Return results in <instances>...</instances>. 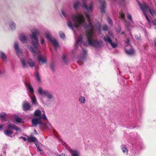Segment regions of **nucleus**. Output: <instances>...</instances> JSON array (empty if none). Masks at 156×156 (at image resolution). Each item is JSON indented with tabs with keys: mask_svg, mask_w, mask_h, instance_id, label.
<instances>
[{
	"mask_svg": "<svg viewBox=\"0 0 156 156\" xmlns=\"http://www.w3.org/2000/svg\"><path fill=\"white\" fill-rule=\"evenodd\" d=\"M35 145L37 147L38 151L40 152V153L41 154H42L43 153V151L40 148L39 145L36 142L35 143Z\"/></svg>",
	"mask_w": 156,
	"mask_h": 156,
	"instance_id": "obj_38",
	"label": "nucleus"
},
{
	"mask_svg": "<svg viewBox=\"0 0 156 156\" xmlns=\"http://www.w3.org/2000/svg\"><path fill=\"white\" fill-rule=\"evenodd\" d=\"M31 106L29 102H24L23 105V109L24 111H27L30 110L31 108Z\"/></svg>",
	"mask_w": 156,
	"mask_h": 156,
	"instance_id": "obj_10",
	"label": "nucleus"
},
{
	"mask_svg": "<svg viewBox=\"0 0 156 156\" xmlns=\"http://www.w3.org/2000/svg\"><path fill=\"white\" fill-rule=\"evenodd\" d=\"M7 126V129H14L15 128L16 126L14 124L12 125L9 122Z\"/></svg>",
	"mask_w": 156,
	"mask_h": 156,
	"instance_id": "obj_31",
	"label": "nucleus"
},
{
	"mask_svg": "<svg viewBox=\"0 0 156 156\" xmlns=\"http://www.w3.org/2000/svg\"><path fill=\"white\" fill-rule=\"evenodd\" d=\"M54 45L55 49H57L59 47V44L56 40L53 38L49 41Z\"/></svg>",
	"mask_w": 156,
	"mask_h": 156,
	"instance_id": "obj_14",
	"label": "nucleus"
},
{
	"mask_svg": "<svg viewBox=\"0 0 156 156\" xmlns=\"http://www.w3.org/2000/svg\"><path fill=\"white\" fill-rule=\"evenodd\" d=\"M34 131L35 132V133H37V131H36L35 129H34Z\"/></svg>",
	"mask_w": 156,
	"mask_h": 156,
	"instance_id": "obj_57",
	"label": "nucleus"
},
{
	"mask_svg": "<svg viewBox=\"0 0 156 156\" xmlns=\"http://www.w3.org/2000/svg\"><path fill=\"white\" fill-rule=\"evenodd\" d=\"M102 29L103 30H107L108 29V27L106 25H104L103 26Z\"/></svg>",
	"mask_w": 156,
	"mask_h": 156,
	"instance_id": "obj_42",
	"label": "nucleus"
},
{
	"mask_svg": "<svg viewBox=\"0 0 156 156\" xmlns=\"http://www.w3.org/2000/svg\"><path fill=\"white\" fill-rule=\"evenodd\" d=\"M3 127V125H0V129H2Z\"/></svg>",
	"mask_w": 156,
	"mask_h": 156,
	"instance_id": "obj_53",
	"label": "nucleus"
},
{
	"mask_svg": "<svg viewBox=\"0 0 156 156\" xmlns=\"http://www.w3.org/2000/svg\"><path fill=\"white\" fill-rule=\"evenodd\" d=\"M19 138L23 139L24 141H26L27 140V138L26 137H23V136L20 137Z\"/></svg>",
	"mask_w": 156,
	"mask_h": 156,
	"instance_id": "obj_47",
	"label": "nucleus"
},
{
	"mask_svg": "<svg viewBox=\"0 0 156 156\" xmlns=\"http://www.w3.org/2000/svg\"><path fill=\"white\" fill-rule=\"evenodd\" d=\"M37 90L39 94L42 96H44L48 91L46 90H43L41 87H38Z\"/></svg>",
	"mask_w": 156,
	"mask_h": 156,
	"instance_id": "obj_12",
	"label": "nucleus"
},
{
	"mask_svg": "<svg viewBox=\"0 0 156 156\" xmlns=\"http://www.w3.org/2000/svg\"><path fill=\"white\" fill-rule=\"evenodd\" d=\"M35 76L38 82H40V81L41 79L40 77L39 74L38 72H36L35 73Z\"/></svg>",
	"mask_w": 156,
	"mask_h": 156,
	"instance_id": "obj_36",
	"label": "nucleus"
},
{
	"mask_svg": "<svg viewBox=\"0 0 156 156\" xmlns=\"http://www.w3.org/2000/svg\"><path fill=\"white\" fill-rule=\"evenodd\" d=\"M14 129H15L17 131H21V129H20V128L16 126H15V128Z\"/></svg>",
	"mask_w": 156,
	"mask_h": 156,
	"instance_id": "obj_46",
	"label": "nucleus"
},
{
	"mask_svg": "<svg viewBox=\"0 0 156 156\" xmlns=\"http://www.w3.org/2000/svg\"><path fill=\"white\" fill-rule=\"evenodd\" d=\"M125 14L124 13H121V14H120V16L124 20H125Z\"/></svg>",
	"mask_w": 156,
	"mask_h": 156,
	"instance_id": "obj_44",
	"label": "nucleus"
},
{
	"mask_svg": "<svg viewBox=\"0 0 156 156\" xmlns=\"http://www.w3.org/2000/svg\"><path fill=\"white\" fill-rule=\"evenodd\" d=\"M129 24V23L126 22L125 23V25L126 26H128Z\"/></svg>",
	"mask_w": 156,
	"mask_h": 156,
	"instance_id": "obj_48",
	"label": "nucleus"
},
{
	"mask_svg": "<svg viewBox=\"0 0 156 156\" xmlns=\"http://www.w3.org/2000/svg\"><path fill=\"white\" fill-rule=\"evenodd\" d=\"M99 26L98 27V30H101V26L99 24Z\"/></svg>",
	"mask_w": 156,
	"mask_h": 156,
	"instance_id": "obj_50",
	"label": "nucleus"
},
{
	"mask_svg": "<svg viewBox=\"0 0 156 156\" xmlns=\"http://www.w3.org/2000/svg\"><path fill=\"white\" fill-rule=\"evenodd\" d=\"M82 36L81 35H80L79 36L78 39L76 40L75 44V47L76 48H77L78 45L80 44L81 47L82 46V44L84 46H87L88 45V44L86 43L82 42Z\"/></svg>",
	"mask_w": 156,
	"mask_h": 156,
	"instance_id": "obj_7",
	"label": "nucleus"
},
{
	"mask_svg": "<svg viewBox=\"0 0 156 156\" xmlns=\"http://www.w3.org/2000/svg\"><path fill=\"white\" fill-rule=\"evenodd\" d=\"M79 101L80 103L84 104L85 103L86 99L84 97L80 96L79 98Z\"/></svg>",
	"mask_w": 156,
	"mask_h": 156,
	"instance_id": "obj_23",
	"label": "nucleus"
},
{
	"mask_svg": "<svg viewBox=\"0 0 156 156\" xmlns=\"http://www.w3.org/2000/svg\"><path fill=\"white\" fill-rule=\"evenodd\" d=\"M4 133L5 135L10 137H12V135L13 134V132L12 130L8 129L4 131Z\"/></svg>",
	"mask_w": 156,
	"mask_h": 156,
	"instance_id": "obj_17",
	"label": "nucleus"
},
{
	"mask_svg": "<svg viewBox=\"0 0 156 156\" xmlns=\"http://www.w3.org/2000/svg\"><path fill=\"white\" fill-rule=\"evenodd\" d=\"M51 68L52 69H53V66H51Z\"/></svg>",
	"mask_w": 156,
	"mask_h": 156,
	"instance_id": "obj_56",
	"label": "nucleus"
},
{
	"mask_svg": "<svg viewBox=\"0 0 156 156\" xmlns=\"http://www.w3.org/2000/svg\"><path fill=\"white\" fill-rule=\"evenodd\" d=\"M39 118L41 119L42 118L43 119H45V120H48L46 116L45 115L44 112V113L43 114L42 116H40Z\"/></svg>",
	"mask_w": 156,
	"mask_h": 156,
	"instance_id": "obj_35",
	"label": "nucleus"
},
{
	"mask_svg": "<svg viewBox=\"0 0 156 156\" xmlns=\"http://www.w3.org/2000/svg\"><path fill=\"white\" fill-rule=\"evenodd\" d=\"M40 42L41 44L45 45L46 44L45 42V41L43 38L41 37L40 40Z\"/></svg>",
	"mask_w": 156,
	"mask_h": 156,
	"instance_id": "obj_40",
	"label": "nucleus"
},
{
	"mask_svg": "<svg viewBox=\"0 0 156 156\" xmlns=\"http://www.w3.org/2000/svg\"><path fill=\"white\" fill-rule=\"evenodd\" d=\"M32 34L30 35L31 40V44L32 46L28 45L27 47L29 50L34 54V58L36 55L37 56V59L39 64H41L46 62V59L45 56H43L40 53L39 48L40 47L37 36L39 35V31L35 28L31 30Z\"/></svg>",
	"mask_w": 156,
	"mask_h": 156,
	"instance_id": "obj_2",
	"label": "nucleus"
},
{
	"mask_svg": "<svg viewBox=\"0 0 156 156\" xmlns=\"http://www.w3.org/2000/svg\"><path fill=\"white\" fill-rule=\"evenodd\" d=\"M27 140L29 142H34L35 144V143H37L38 141L37 138L35 136H32L29 137L27 139Z\"/></svg>",
	"mask_w": 156,
	"mask_h": 156,
	"instance_id": "obj_20",
	"label": "nucleus"
},
{
	"mask_svg": "<svg viewBox=\"0 0 156 156\" xmlns=\"http://www.w3.org/2000/svg\"><path fill=\"white\" fill-rule=\"evenodd\" d=\"M15 121L17 122L20 123L23 122V120L20 117H16L15 118Z\"/></svg>",
	"mask_w": 156,
	"mask_h": 156,
	"instance_id": "obj_34",
	"label": "nucleus"
},
{
	"mask_svg": "<svg viewBox=\"0 0 156 156\" xmlns=\"http://www.w3.org/2000/svg\"><path fill=\"white\" fill-rule=\"evenodd\" d=\"M14 48L16 54L20 58L21 64L24 68L27 67L28 66V64H29L31 67L35 66V62L34 60L31 58L28 59L25 57H23V53L19 48V45L17 42H15Z\"/></svg>",
	"mask_w": 156,
	"mask_h": 156,
	"instance_id": "obj_3",
	"label": "nucleus"
},
{
	"mask_svg": "<svg viewBox=\"0 0 156 156\" xmlns=\"http://www.w3.org/2000/svg\"><path fill=\"white\" fill-rule=\"evenodd\" d=\"M6 115V114L5 113L1 112L0 113V118L3 121H5V120Z\"/></svg>",
	"mask_w": 156,
	"mask_h": 156,
	"instance_id": "obj_26",
	"label": "nucleus"
},
{
	"mask_svg": "<svg viewBox=\"0 0 156 156\" xmlns=\"http://www.w3.org/2000/svg\"><path fill=\"white\" fill-rule=\"evenodd\" d=\"M25 85L27 90L30 92L31 95L33 94H34V89L30 84L29 83H26Z\"/></svg>",
	"mask_w": 156,
	"mask_h": 156,
	"instance_id": "obj_9",
	"label": "nucleus"
},
{
	"mask_svg": "<svg viewBox=\"0 0 156 156\" xmlns=\"http://www.w3.org/2000/svg\"><path fill=\"white\" fill-rule=\"evenodd\" d=\"M126 43L128 44H129V39H127L126 41Z\"/></svg>",
	"mask_w": 156,
	"mask_h": 156,
	"instance_id": "obj_51",
	"label": "nucleus"
},
{
	"mask_svg": "<svg viewBox=\"0 0 156 156\" xmlns=\"http://www.w3.org/2000/svg\"><path fill=\"white\" fill-rule=\"evenodd\" d=\"M1 73V71L0 70V74Z\"/></svg>",
	"mask_w": 156,
	"mask_h": 156,
	"instance_id": "obj_58",
	"label": "nucleus"
},
{
	"mask_svg": "<svg viewBox=\"0 0 156 156\" xmlns=\"http://www.w3.org/2000/svg\"><path fill=\"white\" fill-rule=\"evenodd\" d=\"M126 53L129 55H133L134 54L135 51L132 48L130 49H125Z\"/></svg>",
	"mask_w": 156,
	"mask_h": 156,
	"instance_id": "obj_21",
	"label": "nucleus"
},
{
	"mask_svg": "<svg viewBox=\"0 0 156 156\" xmlns=\"http://www.w3.org/2000/svg\"><path fill=\"white\" fill-rule=\"evenodd\" d=\"M83 57H80L79 58V60L80 61H82L83 60H84V59L85 58L86 54H87V51L85 49H83Z\"/></svg>",
	"mask_w": 156,
	"mask_h": 156,
	"instance_id": "obj_24",
	"label": "nucleus"
},
{
	"mask_svg": "<svg viewBox=\"0 0 156 156\" xmlns=\"http://www.w3.org/2000/svg\"><path fill=\"white\" fill-rule=\"evenodd\" d=\"M59 156H65V155L64 154H62L59 155Z\"/></svg>",
	"mask_w": 156,
	"mask_h": 156,
	"instance_id": "obj_54",
	"label": "nucleus"
},
{
	"mask_svg": "<svg viewBox=\"0 0 156 156\" xmlns=\"http://www.w3.org/2000/svg\"><path fill=\"white\" fill-rule=\"evenodd\" d=\"M69 152L72 156H80V152L77 150H71Z\"/></svg>",
	"mask_w": 156,
	"mask_h": 156,
	"instance_id": "obj_15",
	"label": "nucleus"
},
{
	"mask_svg": "<svg viewBox=\"0 0 156 156\" xmlns=\"http://www.w3.org/2000/svg\"><path fill=\"white\" fill-rule=\"evenodd\" d=\"M35 76L38 82H40V81L41 79L40 77L39 74L38 72H36L35 73Z\"/></svg>",
	"mask_w": 156,
	"mask_h": 156,
	"instance_id": "obj_37",
	"label": "nucleus"
},
{
	"mask_svg": "<svg viewBox=\"0 0 156 156\" xmlns=\"http://www.w3.org/2000/svg\"><path fill=\"white\" fill-rule=\"evenodd\" d=\"M77 63L79 64L80 65H81V63H80V62H79V61H78L77 62Z\"/></svg>",
	"mask_w": 156,
	"mask_h": 156,
	"instance_id": "obj_55",
	"label": "nucleus"
},
{
	"mask_svg": "<svg viewBox=\"0 0 156 156\" xmlns=\"http://www.w3.org/2000/svg\"><path fill=\"white\" fill-rule=\"evenodd\" d=\"M60 37L62 38H64L65 37V35L64 34L62 31H60L59 33Z\"/></svg>",
	"mask_w": 156,
	"mask_h": 156,
	"instance_id": "obj_39",
	"label": "nucleus"
},
{
	"mask_svg": "<svg viewBox=\"0 0 156 156\" xmlns=\"http://www.w3.org/2000/svg\"><path fill=\"white\" fill-rule=\"evenodd\" d=\"M62 58L64 62L65 63H66V56L65 55H63L62 57Z\"/></svg>",
	"mask_w": 156,
	"mask_h": 156,
	"instance_id": "obj_43",
	"label": "nucleus"
},
{
	"mask_svg": "<svg viewBox=\"0 0 156 156\" xmlns=\"http://www.w3.org/2000/svg\"><path fill=\"white\" fill-rule=\"evenodd\" d=\"M34 115L36 116H38V118L41 115V112L40 110H37L35 111Z\"/></svg>",
	"mask_w": 156,
	"mask_h": 156,
	"instance_id": "obj_30",
	"label": "nucleus"
},
{
	"mask_svg": "<svg viewBox=\"0 0 156 156\" xmlns=\"http://www.w3.org/2000/svg\"><path fill=\"white\" fill-rule=\"evenodd\" d=\"M45 37L48 39L49 41L51 40L53 38L52 37L51 35L49 32H47L45 33Z\"/></svg>",
	"mask_w": 156,
	"mask_h": 156,
	"instance_id": "obj_29",
	"label": "nucleus"
},
{
	"mask_svg": "<svg viewBox=\"0 0 156 156\" xmlns=\"http://www.w3.org/2000/svg\"><path fill=\"white\" fill-rule=\"evenodd\" d=\"M21 41L23 43H26L27 42V39L26 37L23 34H21L20 36Z\"/></svg>",
	"mask_w": 156,
	"mask_h": 156,
	"instance_id": "obj_19",
	"label": "nucleus"
},
{
	"mask_svg": "<svg viewBox=\"0 0 156 156\" xmlns=\"http://www.w3.org/2000/svg\"><path fill=\"white\" fill-rule=\"evenodd\" d=\"M62 15L65 18H67L68 17V15L67 14L66 11L64 9H62L61 11Z\"/></svg>",
	"mask_w": 156,
	"mask_h": 156,
	"instance_id": "obj_28",
	"label": "nucleus"
},
{
	"mask_svg": "<svg viewBox=\"0 0 156 156\" xmlns=\"http://www.w3.org/2000/svg\"><path fill=\"white\" fill-rule=\"evenodd\" d=\"M99 2L101 4L100 9L101 12L102 13H104L105 12V9L106 8L105 1L104 0H100L99 1Z\"/></svg>",
	"mask_w": 156,
	"mask_h": 156,
	"instance_id": "obj_8",
	"label": "nucleus"
},
{
	"mask_svg": "<svg viewBox=\"0 0 156 156\" xmlns=\"http://www.w3.org/2000/svg\"><path fill=\"white\" fill-rule=\"evenodd\" d=\"M45 96H46L48 98L49 100H52L53 98V96L52 94L48 91L47 92Z\"/></svg>",
	"mask_w": 156,
	"mask_h": 156,
	"instance_id": "obj_22",
	"label": "nucleus"
},
{
	"mask_svg": "<svg viewBox=\"0 0 156 156\" xmlns=\"http://www.w3.org/2000/svg\"><path fill=\"white\" fill-rule=\"evenodd\" d=\"M153 24L156 25V20H154L152 22Z\"/></svg>",
	"mask_w": 156,
	"mask_h": 156,
	"instance_id": "obj_49",
	"label": "nucleus"
},
{
	"mask_svg": "<svg viewBox=\"0 0 156 156\" xmlns=\"http://www.w3.org/2000/svg\"><path fill=\"white\" fill-rule=\"evenodd\" d=\"M32 123L34 127L36 126L38 124H39L40 126L41 127H44V124L41 122L39 118L33 119Z\"/></svg>",
	"mask_w": 156,
	"mask_h": 156,
	"instance_id": "obj_6",
	"label": "nucleus"
},
{
	"mask_svg": "<svg viewBox=\"0 0 156 156\" xmlns=\"http://www.w3.org/2000/svg\"><path fill=\"white\" fill-rule=\"evenodd\" d=\"M32 104L33 105H35L37 104V101L35 96L33 94H31L30 96Z\"/></svg>",
	"mask_w": 156,
	"mask_h": 156,
	"instance_id": "obj_16",
	"label": "nucleus"
},
{
	"mask_svg": "<svg viewBox=\"0 0 156 156\" xmlns=\"http://www.w3.org/2000/svg\"><path fill=\"white\" fill-rule=\"evenodd\" d=\"M154 44H155V46L156 47V39H154Z\"/></svg>",
	"mask_w": 156,
	"mask_h": 156,
	"instance_id": "obj_52",
	"label": "nucleus"
},
{
	"mask_svg": "<svg viewBox=\"0 0 156 156\" xmlns=\"http://www.w3.org/2000/svg\"><path fill=\"white\" fill-rule=\"evenodd\" d=\"M82 7L84 8L88 11L92 12L93 9V2H91L90 5H89L88 6L85 4H84L82 5Z\"/></svg>",
	"mask_w": 156,
	"mask_h": 156,
	"instance_id": "obj_11",
	"label": "nucleus"
},
{
	"mask_svg": "<svg viewBox=\"0 0 156 156\" xmlns=\"http://www.w3.org/2000/svg\"><path fill=\"white\" fill-rule=\"evenodd\" d=\"M107 21L110 24H112V21L111 19H110L108 17L107 18Z\"/></svg>",
	"mask_w": 156,
	"mask_h": 156,
	"instance_id": "obj_45",
	"label": "nucleus"
},
{
	"mask_svg": "<svg viewBox=\"0 0 156 156\" xmlns=\"http://www.w3.org/2000/svg\"><path fill=\"white\" fill-rule=\"evenodd\" d=\"M138 4H139L141 9L142 12L144 13V15L149 22H150V20L146 14V12L149 9H150L149 8V7L145 3H144L143 4H140L139 2L137 1Z\"/></svg>",
	"mask_w": 156,
	"mask_h": 156,
	"instance_id": "obj_5",
	"label": "nucleus"
},
{
	"mask_svg": "<svg viewBox=\"0 0 156 156\" xmlns=\"http://www.w3.org/2000/svg\"><path fill=\"white\" fill-rule=\"evenodd\" d=\"M113 37V36L112 33L109 32V35H106L104 37V40L107 43L110 44L112 48H115L117 46V44L116 43L112 42L111 38Z\"/></svg>",
	"mask_w": 156,
	"mask_h": 156,
	"instance_id": "obj_4",
	"label": "nucleus"
},
{
	"mask_svg": "<svg viewBox=\"0 0 156 156\" xmlns=\"http://www.w3.org/2000/svg\"><path fill=\"white\" fill-rule=\"evenodd\" d=\"M43 128L45 129L47 128L50 129L52 128V125L49 122H47L46 125L44 124V127Z\"/></svg>",
	"mask_w": 156,
	"mask_h": 156,
	"instance_id": "obj_27",
	"label": "nucleus"
},
{
	"mask_svg": "<svg viewBox=\"0 0 156 156\" xmlns=\"http://www.w3.org/2000/svg\"><path fill=\"white\" fill-rule=\"evenodd\" d=\"M148 11L153 16H156V11H154L151 10V9H149Z\"/></svg>",
	"mask_w": 156,
	"mask_h": 156,
	"instance_id": "obj_33",
	"label": "nucleus"
},
{
	"mask_svg": "<svg viewBox=\"0 0 156 156\" xmlns=\"http://www.w3.org/2000/svg\"><path fill=\"white\" fill-rule=\"evenodd\" d=\"M121 149L123 153L127 155L128 154V150L126 147H122Z\"/></svg>",
	"mask_w": 156,
	"mask_h": 156,
	"instance_id": "obj_32",
	"label": "nucleus"
},
{
	"mask_svg": "<svg viewBox=\"0 0 156 156\" xmlns=\"http://www.w3.org/2000/svg\"><path fill=\"white\" fill-rule=\"evenodd\" d=\"M0 57L4 62L7 61V58L5 54L2 51H0Z\"/></svg>",
	"mask_w": 156,
	"mask_h": 156,
	"instance_id": "obj_18",
	"label": "nucleus"
},
{
	"mask_svg": "<svg viewBox=\"0 0 156 156\" xmlns=\"http://www.w3.org/2000/svg\"><path fill=\"white\" fill-rule=\"evenodd\" d=\"M9 25L11 30H15L16 28V25L15 23L13 21H11L9 23Z\"/></svg>",
	"mask_w": 156,
	"mask_h": 156,
	"instance_id": "obj_13",
	"label": "nucleus"
},
{
	"mask_svg": "<svg viewBox=\"0 0 156 156\" xmlns=\"http://www.w3.org/2000/svg\"><path fill=\"white\" fill-rule=\"evenodd\" d=\"M80 4L78 1L76 2L73 5V8L76 10L78 9L79 7L80 6Z\"/></svg>",
	"mask_w": 156,
	"mask_h": 156,
	"instance_id": "obj_25",
	"label": "nucleus"
},
{
	"mask_svg": "<svg viewBox=\"0 0 156 156\" xmlns=\"http://www.w3.org/2000/svg\"><path fill=\"white\" fill-rule=\"evenodd\" d=\"M85 14L88 23L85 22L84 17L82 14L78 13L76 15H72L71 18L74 22L73 24L70 21L67 23L68 26L73 31L75 35L76 34L75 29H78V27L80 26L83 27L86 30V36L88 44L95 47H99L102 44L103 41L94 39V27L91 21L90 16L88 13H86Z\"/></svg>",
	"mask_w": 156,
	"mask_h": 156,
	"instance_id": "obj_1",
	"label": "nucleus"
},
{
	"mask_svg": "<svg viewBox=\"0 0 156 156\" xmlns=\"http://www.w3.org/2000/svg\"><path fill=\"white\" fill-rule=\"evenodd\" d=\"M126 16H127V18L131 21H132V16H131V15L129 14V13H127V14H126Z\"/></svg>",
	"mask_w": 156,
	"mask_h": 156,
	"instance_id": "obj_41",
	"label": "nucleus"
}]
</instances>
